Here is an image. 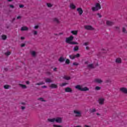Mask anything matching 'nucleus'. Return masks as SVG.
<instances>
[{
	"label": "nucleus",
	"mask_w": 127,
	"mask_h": 127,
	"mask_svg": "<svg viewBox=\"0 0 127 127\" xmlns=\"http://www.w3.org/2000/svg\"><path fill=\"white\" fill-rule=\"evenodd\" d=\"M48 122H50V123H54V122H56V123H58L59 124H61L62 123V119L60 117H57L56 118H53V119H48Z\"/></svg>",
	"instance_id": "nucleus-1"
},
{
	"label": "nucleus",
	"mask_w": 127,
	"mask_h": 127,
	"mask_svg": "<svg viewBox=\"0 0 127 127\" xmlns=\"http://www.w3.org/2000/svg\"><path fill=\"white\" fill-rule=\"evenodd\" d=\"M75 89H77V90H78L79 91H81L82 92H85L86 91H89V88L85 87L84 88H82L81 85H77L75 86Z\"/></svg>",
	"instance_id": "nucleus-2"
},
{
	"label": "nucleus",
	"mask_w": 127,
	"mask_h": 127,
	"mask_svg": "<svg viewBox=\"0 0 127 127\" xmlns=\"http://www.w3.org/2000/svg\"><path fill=\"white\" fill-rule=\"evenodd\" d=\"M101 4L99 3H96L95 7H92V11H97V10H99V9H101Z\"/></svg>",
	"instance_id": "nucleus-3"
},
{
	"label": "nucleus",
	"mask_w": 127,
	"mask_h": 127,
	"mask_svg": "<svg viewBox=\"0 0 127 127\" xmlns=\"http://www.w3.org/2000/svg\"><path fill=\"white\" fill-rule=\"evenodd\" d=\"M73 39H74V37H73V36H71L66 38L65 42L70 44L71 42V41H72Z\"/></svg>",
	"instance_id": "nucleus-4"
},
{
	"label": "nucleus",
	"mask_w": 127,
	"mask_h": 127,
	"mask_svg": "<svg viewBox=\"0 0 127 127\" xmlns=\"http://www.w3.org/2000/svg\"><path fill=\"white\" fill-rule=\"evenodd\" d=\"M84 28L86 30H95V28H94L91 25H85L84 26Z\"/></svg>",
	"instance_id": "nucleus-5"
},
{
	"label": "nucleus",
	"mask_w": 127,
	"mask_h": 127,
	"mask_svg": "<svg viewBox=\"0 0 127 127\" xmlns=\"http://www.w3.org/2000/svg\"><path fill=\"white\" fill-rule=\"evenodd\" d=\"M73 113L74 114H75L76 117L80 118L82 116V115L81 114V112L77 110H74Z\"/></svg>",
	"instance_id": "nucleus-6"
},
{
	"label": "nucleus",
	"mask_w": 127,
	"mask_h": 127,
	"mask_svg": "<svg viewBox=\"0 0 127 127\" xmlns=\"http://www.w3.org/2000/svg\"><path fill=\"white\" fill-rule=\"evenodd\" d=\"M98 103L99 105H104L105 103V99L103 98H100L98 99Z\"/></svg>",
	"instance_id": "nucleus-7"
},
{
	"label": "nucleus",
	"mask_w": 127,
	"mask_h": 127,
	"mask_svg": "<svg viewBox=\"0 0 127 127\" xmlns=\"http://www.w3.org/2000/svg\"><path fill=\"white\" fill-rule=\"evenodd\" d=\"M77 11L79 15H82L83 14V9L81 7H78L77 8Z\"/></svg>",
	"instance_id": "nucleus-8"
},
{
	"label": "nucleus",
	"mask_w": 127,
	"mask_h": 127,
	"mask_svg": "<svg viewBox=\"0 0 127 127\" xmlns=\"http://www.w3.org/2000/svg\"><path fill=\"white\" fill-rule=\"evenodd\" d=\"M94 82L98 84H101V83H103V80L100 78H96L94 79Z\"/></svg>",
	"instance_id": "nucleus-9"
},
{
	"label": "nucleus",
	"mask_w": 127,
	"mask_h": 127,
	"mask_svg": "<svg viewBox=\"0 0 127 127\" xmlns=\"http://www.w3.org/2000/svg\"><path fill=\"white\" fill-rule=\"evenodd\" d=\"M87 68L88 69H94V68H95V66H94V64H91L87 65Z\"/></svg>",
	"instance_id": "nucleus-10"
},
{
	"label": "nucleus",
	"mask_w": 127,
	"mask_h": 127,
	"mask_svg": "<svg viewBox=\"0 0 127 127\" xmlns=\"http://www.w3.org/2000/svg\"><path fill=\"white\" fill-rule=\"evenodd\" d=\"M120 91L125 94H127V89L126 88L123 87L120 88Z\"/></svg>",
	"instance_id": "nucleus-11"
},
{
	"label": "nucleus",
	"mask_w": 127,
	"mask_h": 127,
	"mask_svg": "<svg viewBox=\"0 0 127 127\" xmlns=\"http://www.w3.org/2000/svg\"><path fill=\"white\" fill-rule=\"evenodd\" d=\"M65 92L66 93H71L72 92V89H71L70 87H66L65 89Z\"/></svg>",
	"instance_id": "nucleus-12"
},
{
	"label": "nucleus",
	"mask_w": 127,
	"mask_h": 127,
	"mask_svg": "<svg viewBox=\"0 0 127 127\" xmlns=\"http://www.w3.org/2000/svg\"><path fill=\"white\" fill-rule=\"evenodd\" d=\"M106 24H107L109 26H111L112 25H114V22H113L111 21H106Z\"/></svg>",
	"instance_id": "nucleus-13"
},
{
	"label": "nucleus",
	"mask_w": 127,
	"mask_h": 127,
	"mask_svg": "<svg viewBox=\"0 0 127 127\" xmlns=\"http://www.w3.org/2000/svg\"><path fill=\"white\" fill-rule=\"evenodd\" d=\"M51 88H52V89H56L58 88L57 85L55 84H53L52 83V84H51L50 85Z\"/></svg>",
	"instance_id": "nucleus-14"
},
{
	"label": "nucleus",
	"mask_w": 127,
	"mask_h": 127,
	"mask_svg": "<svg viewBox=\"0 0 127 127\" xmlns=\"http://www.w3.org/2000/svg\"><path fill=\"white\" fill-rule=\"evenodd\" d=\"M21 30L22 31H24L28 30V28H27V27L23 26V27H21Z\"/></svg>",
	"instance_id": "nucleus-15"
},
{
	"label": "nucleus",
	"mask_w": 127,
	"mask_h": 127,
	"mask_svg": "<svg viewBox=\"0 0 127 127\" xmlns=\"http://www.w3.org/2000/svg\"><path fill=\"white\" fill-rule=\"evenodd\" d=\"M70 8L71 9H75V8H76V6L75 5H74V4H73V3H70Z\"/></svg>",
	"instance_id": "nucleus-16"
},
{
	"label": "nucleus",
	"mask_w": 127,
	"mask_h": 127,
	"mask_svg": "<svg viewBox=\"0 0 127 127\" xmlns=\"http://www.w3.org/2000/svg\"><path fill=\"white\" fill-rule=\"evenodd\" d=\"M59 61L61 63L64 62V61H65V59L62 57H61L59 59Z\"/></svg>",
	"instance_id": "nucleus-17"
},
{
	"label": "nucleus",
	"mask_w": 127,
	"mask_h": 127,
	"mask_svg": "<svg viewBox=\"0 0 127 127\" xmlns=\"http://www.w3.org/2000/svg\"><path fill=\"white\" fill-rule=\"evenodd\" d=\"M71 33H72L73 35H77V34H78V31L77 30L71 31Z\"/></svg>",
	"instance_id": "nucleus-18"
},
{
	"label": "nucleus",
	"mask_w": 127,
	"mask_h": 127,
	"mask_svg": "<svg viewBox=\"0 0 127 127\" xmlns=\"http://www.w3.org/2000/svg\"><path fill=\"white\" fill-rule=\"evenodd\" d=\"M116 62L118 64L122 63V59L121 58L116 59Z\"/></svg>",
	"instance_id": "nucleus-19"
},
{
	"label": "nucleus",
	"mask_w": 127,
	"mask_h": 127,
	"mask_svg": "<svg viewBox=\"0 0 127 127\" xmlns=\"http://www.w3.org/2000/svg\"><path fill=\"white\" fill-rule=\"evenodd\" d=\"M53 21L55 22H56V23H59L60 22L59 21V20H58V19L57 18H54L53 19Z\"/></svg>",
	"instance_id": "nucleus-20"
},
{
	"label": "nucleus",
	"mask_w": 127,
	"mask_h": 127,
	"mask_svg": "<svg viewBox=\"0 0 127 127\" xmlns=\"http://www.w3.org/2000/svg\"><path fill=\"white\" fill-rule=\"evenodd\" d=\"M64 79H65V80H69L70 79H71V77H70V76L65 75L64 76Z\"/></svg>",
	"instance_id": "nucleus-21"
},
{
	"label": "nucleus",
	"mask_w": 127,
	"mask_h": 127,
	"mask_svg": "<svg viewBox=\"0 0 127 127\" xmlns=\"http://www.w3.org/2000/svg\"><path fill=\"white\" fill-rule=\"evenodd\" d=\"M69 57L70 59H71V60H74L75 59V58H76L75 55H69Z\"/></svg>",
	"instance_id": "nucleus-22"
},
{
	"label": "nucleus",
	"mask_w": 127,
	"mask_h": 127,
	"mask_svg": "<svg viewBox=\"0 0 127 127\" xmlns=\"http://www.w3.org/2000/svg\"><path fill=\"white\" fill-rule=\"evenodd\" d=\"M46 83H51L52 82V80H51L50 78H46L45 79Z\"/></svg>",
	"instance_id": "nucleus-23"
},
{
	"label": "nucleus",
	"mask_w": 127,
	"mask_h": 127,
	"mask_svg": "<svg viewBox=\"0 0 127 127\" xmlns=\"http://www.w3.org/2000/svg\"><path fill=\"white\" fill-rule=\"evenodd\" d=\"M79 50V47L78 46H76L74 47L73 49V51H78Z\"/></svg>",
	"instance_id": "nucleus-24"
},
{
	"label": "nucleus",
	"mask_w": 127,
	"mask_h": 127,
	"mask_svg": "<svg viewBox=\"0 0 127 127\" xmlns=\"http://www.w3.org/2000/svg\"><path fill=\"white\" fill-rule=\"evenodd\" d=\"M44 84H45V82L42 81L41 82L39 83H37L36 84V85L39 86L40 85H44Z\"/></svg>",
	"instance_id": "nucleus-25"
},
{
	"label": "nucleus",
	"mask_w": 127,
	"mask_h": 127,
	"mask_svg": "<svg viewBox=\"0 0 127 127\" xmlns=\"http://www.w3.org/2000/svg\"><path fill=\"white\" fill-rule=\"evenodd\" d=\"M19 85L20 87H21V88H22V89H26V85L21 84H20Z\"/></svg>",
	"instance_id": "nucleus-26"
},
{
	"label": "nucleus",
	"mask_w": 127,
	"mask_h": 127,
	"mask_svg": "<svg viewBox=\"0 0 127 127\" xmlns=\"http://www.w3.org/2000/svg\"><path fill=\"white\" fill-rule=\"evenodd\" d=\"M1 38L3 40H5L7 38V37L5 35H3L1 36Z\"/></svg>",
	"instance_id": "nucleus-27"
},
{
	"label": "nucleus",
	"mask_w": 127,
	"mask_h": 127,
	"mask_svg": "<svg viewBox=\"0 0 127 127\" xmlns=\"http://www.w3.org/2000/svg\"><path fill=\"white\" fill-rule=\"evenodd\" d=\"M66 85H68V83L66 82V83H63L62 84H60V86L61 87H64V86H66Z\"/></svg>",
	"instance_id": "nucleus-28"
},
{
	"label": "nucleus",
	"mask_w": 127,
	"mask_h": 127,
	"mask_svg": "<svg viewBox=\"0 0 127 127\" xmlns=\"http://www.w3.org/2000/svg\"><path fill=\"white\" fill-rule=\"evenodd\" d=\"M90 113H95L97 112V110L96 109H92L89 110Z\"/></svg>",
	"instance_id": "nucleus-29"
},
{
	"label": "nucleus",
	"mask_w": 127,
	"mask_h": 127,
	"mask_svg": "<svg viewBox=\"0 0 127 127\" xmlns=\"http://www.w3.org/2000/svg\"><path fill=\"white\" fill-rule=\"evenodd\" d=\"M65 64H67V65L70 64V60L69 59H66L65 60Z\"/></svg>",
	"instance_id": "nucleus-30"
},
{
	"label": "nucleus",
	"mask_w": 127,
	"mask_h": 127,
	"mask_svg": "<svg viewBox=\"0 0 127 127\" xmlns=\"http://www.w3.org/2000/svg\"><path fill=\"white\" fill-rule=\"evenodd\" d=\"M122 30L124 33H127V29H126V28L123 27Z\"/></svg>",
	"instance_id": "nucleus-31"
},
{
	"label": "nucleus",
	"mask_w": 127,
	"mask_h": 127,
	"mask_svg": "<svg viewBox=\"0 0 127 127\" xmlns=\"http://www.w3.org/2000/svg\"><path fill=\"white\" fill-rule=\"evenodd\" d=\"M107 50H108L105 49H102V53H107Z\"/></svg>",
	"instance_id": "nucleus-32"
},
{
	"label": "nucleus",
	"mask_w": 127,
	"mask_h": 127,
	"mask_svg": "<svg viewBox=\"0 0 127 127\" xmlns=\"http://www.w3.org/2000/svg\"><path fill=\"white\" fill-rule=\"evenodd\" d=\"M31 54H32V56L35 57L36 55V53L34 51H32L31 52Z\"/></svg>",
	"instance_id": "nucleus-33"
},
{
	"label": "nucleus",
	"mask_w": 127,
	"mask_h": 127,
	"mask_svg": "<svg viewBox=\"0 0 127 127\" xmlns=\"http://www.w3.org/2000/svg\"><path fill=\"white\" fill-rule=\"evenodd\" d=\"M70 44L77 45L78 44V42H71Z\"/></svg>",
	"instance_id": "nucleus-34"
},
{
	"label": "nucleus",
	"mask_w": 127,
	"mask_h": 127,
	"mask_svg": "<svg viewBox=\"0 0 127 127\" xmlns=\"http://www.w3.org/2000/svg\"><path fill=\"white\" fill-rule=\"evenodd\" d=\"M38 100H39V101H41V102H45V100H44L42 98H39Z\"/></svg>",
	"instance_id": "nucleus-35"
},
{
	"label": "nucleus",
	"mask_w": 127,
	"mask_h": 127,
	"mask_svg": "<svg viewBox=\"0 0 127 127\" xmlns=\"http://www.w3.org/2000/svg\"><path fill=\"white\" fill-rule=\"evenodd\" d=\"M8 88H9V85H5L4 86V88H5L6 89H8Z\"/></svg>",
	"instance_id": "nucleus-36"
},
{
	"label": "nucleus",
	"mask_w": 127,
	"mask_h": 127,
	"mask_svg": "<svg viewBox=\"0 0 127 127\" xmlns=\"http://www.w3.org/2000/svg\"><path fill=\"white\" fill-rule=\"evenodd\" d=\"M95 90H96V91H99V90H101V87L99 86H96L95 87Z\"/></svg>",
	"instance_id": "nucleus-37"
},
{
	"label": "nucleus",
	"mask_w": 127,
	"mask_h": 127,
	"mask_svg": "<svg viewBox=\"0 0 127 127\" xmlns=\"http://www.w3.org/2000/svg\"><path fill=\"white\" fill-rule=\"evenodd\" d=\"M83 45H84V46H88V45H89V42L84 43Z\"/></svg>",
	"instance_id": "nucleus-38"
},
{
	"label": "nucleus",
	"mask_w": 127,
	"mask_h": 127,
	"mask_svg": "<svg viewBox=\"0 0 127 127\" xmlns=\"http://www.w3.org/2000/svg\"><path fill=\"white\" fill-rule=\"evenodd\" d=\"M47 5L48 7H51V6H52V4H51V3H47Z\"/></svg>",
	"instance_id": "nucleus-39"
},
{
	"label": "nucleus",
	"mask_w": 127,
	"mask_h": 127,
	"mask_svg": "<svg viewBox=\"0 0 127 127\" xmlns=\"http://www.w3.org/2000/svg\"><path fill=\"white\" fill-rule=\"evenodd\" d=\"M53 127H62L61 125H54Z\"/></svg>",
	"instance_id": "nucleus-40"
},
{
	"label": "nucleus",
	"mask_w": 127,
	"mask_h": 127,
	"mask_svg": "<svg viewBox=\"0 0 127 127\" xmlns=\"http://www.w3.org/2000/svg\"><path fill=\"white\" fill-rule=\"evenodd\" d=\"M73 65H74V66H78V65H79V64H78V63L74 62L73 63Z\"/></svg>",
	"instance_id": "nucleus-41"
},
{
	"label": "nucleus",
	"mask_w": 127,
	"mask_h": 127,
	"mask_svg": "<svg viewBox=\"0 0 127 127\" xmlns=\"http://www.w3.org/2000/svg\"><path fill=\"white\" fill-rule=\"evenodd\" d=\"M5 55H7V56H9V55H10V53L9 52H7L5 53Z\"/></svg>",
	"instance_id": "nucleus-42"
},
{
	"label": "nucleus",
	"mask_w": 127,
	"mask_h": 127,
	"mask_svg": "<svg viewBox=\"0 0 127 127\" xmlns=\"http://www.w3.org/2000/svg\"><path fill=\"white\" fill-rule=\"evenodd\" d=\"M75 56V58H79L80 57V54H77L76 55H74Z\"/></svg>",
	"instance_id": "nucleus-43"
},
{
	"label": "nucleus",
	"mask_w": 127,
	"mask_h": 127,
	"mask_svg": "<svg viewBox=\"0 0 127 127\" xmlns=\"http://www.w3.org/2000/svg\"><path fill=\"white\" fill-rule=\"evenodd\" d=\"M111 81L110 80V79H108L106 80L105 81V83H111Z\"/></svg>",
	"instance_id": "nucleus-44"
},
{
	"label": "nucleus",
	"mask_w": 127,
	"mask_h": 127,
	"mask_svg": "<svg viewBox=\"0 0 127 127\" xmlns=\"http://www.w3.org/2000/svg\"><path fill=\"white\" fill-rule=\"evenodd\" d=\"M19 6L20 8H22V7H24V5L23 4H20Z\"/></svg>",
	"instance_id": "nucleus-45"
},
{
	"label": "nucleus",
	"mask_w": 127,
	"mask_h": 127,
	"mask_svg": "<svg viewBox=\"0 0 127 127\" xmlns=\"http://www.w3.org/2000/svg\"><path fill=\"white\" fill-rule=\"evenodd\" d=\"M34 35H37V31H33Z\"/></svg>",
	"instance_id": "nucleus-46"
},
{
	"label": "nucleus",
	"mask_w": 127,
	"mask_h": 127,
	"mask_svg": "<svg viewBox=\"0 0 127 127\" xmlns=\"http://www.w3.org/2000/svg\"><path fill=\"white\" fill-rule=\"evenodd\" d=\"M9 7H11V8H14V6H13V5H9Z\"/></svg>",
	"instance_id": "nucleus-47"
},
{
	"label": "nucleus",
	"mask_w": 127,
	"mask_h": 127,
	"mask_svg": "<svg viewBox=\"0 0 127 127\" xmlns=\"http://www.w3.org/2000/svg\"><path fill=\"white\" fill-rule=\"evenodd\" d=\"M24 46H25V44H22L21 45V47H24Z\"/></svg>",
	"instance_id": "nucleus-48"
},
{
	"label": "nucleus",
	"mask_w": 127,
	"mask_h": 127,
	"mask_svg": "<svg viewBox=\"0 0 127 127\" xmlns=\"http://www.w3.org/2000/svg\"><path fill=\"white\" fill-rule=\"evenodd\" d=\"M38 27H39L38 26V25H36V26H35L34 28H35V29H37V28H38Z\"/></svg>",
	"instance_id": "nucleus-49"
},
{
	"label": "nucleus",
	"mask_w": 127,
	"mask_h": 127,
	"mask_svg": "<svg viewBox=\"0 0 127 127\" xmlns=\"http://www.w3.org/2000/svg\"><path fill=\"white\" fill-rule=\"evenodd\" d=\"M20 18H21V16H18L17 17V19H20Z\"/></svg>",
	"instance_id": "nucleus-50"
},
{
	"label": "nucleus",
	"mask_w": 127,
	"mask_h": 127,
	"mask_svg": "<svg viewBox=\"0 0 127 127\" xmlns=\"http://www.w3.org/2000/svg\"><path fill=\"white\" fill-rule=\"evenodd\" d=\"M97 15H98V16H99L100 18L102 17V15H101L100 13H97Z\"/></svg>",
	"instance_id": "nucleus-51"
},
{
	"label": "nucleus",
	"mask_w": 127,
	"mask_h": 127,
	"mask_svg": "<svg viewBox=\"0 0 127 127\" xmlns=\"http://www.w3.org/2000/svg\"><path fill=\"white\" fill-rule=\"evenodd\" d=\"M24 109H25V107H24V106H22V107H21V109H22V110H24Z\"/></svg>",
	"instance_id": "nucleus-52"
},
{
	"label": "nucleus",
	"mask_w": 127,
	"mask_h": 127,
	"mask_svg": "<svg viewBox=\"0 0 127 127\" xmlns=\"http://www.w3.org/2000/svg\"><path fill=\"white\" fill-rule=\"evenodd\" d=\"M26 84H27V85H29V81H26Z\"/></svg>",
	"instance_id": "nucleus-53"
},
{
	"label": "nucleus",
	"mask_w": 127,
	"mask_h": 127,
	"mask_svg": "<svg viewBox=\"0 0 127 127\" xmlns=\"http://www.w3.org/2000/svg\"><path fill=\"white\" fill-rule=\"evenodd\" d=\"M89 49H90V48H89V47H86V50H89Z\"/></svg>",
	"instance_id": "nucleus-54"
},
{
	"label": "nucleus",
	"mask_w": 127,
	"mask_h": 127,
	"mask_svg": "<svg viewBox=\"0 0 127 127\" xmlns=\"http://www.w3.org/2000/svg\"><path fill=\"white\" fill-rule=\"evenodd\" d=\"M54 71H57V68L55 67V68H54Z\"/></svg>",
	"instance_id": "nucleus-55"
},
{
	"label": "nucleus",
	"mask_w": 127,
	"mask_h": 127,
	"mask_svg": "<svg viewBox=\"0 0 127 127\" xmlns=\"http://www.w3.org/2000/svg\"><path fill=\"white\" fill-rule=\"evenodd\" d=\"M21 39L22 40H23V39H24V37H21Z\"/></svg>",
	"instance_id": "nucleus-56"
},
{
	"label": "nucleus",
	"mask_w": 127,
	"mask_h": 127,
	"mask_svg": "<svg viewBox=\"0 0 127 127\" xmlns=\"http://www.w3.org/2000/svg\"><path fill=\"white\" fill-rule=\"evenodd\" d=\"M42 88H47V86L44 85L42 87Z\"/></svg>",
	"instance_id": "nucleus-57"
},
{
	"label": "nucleus",
	"mask_w": 127,
	"mask_h": 127,
	"mask_svg": "<svg viewBox=\"0 0 127 127\" xmlns=\"http://www.w3.org/2000/svg\"><path fill=\"white\" fill-rule=\"evenodd\" d=\"M14 20H15V18H13L12 19V21H14Z\"/></svg>",
	"instance_id": "nucleus-58"
},
{
	"label": "nucleus",
	"mask_w": 127,
	"mask_h": 127,
	"mask_svg": "<svg viewBox=\"0 0 127 127\" xmlns=\"http://www.w3.org/2000/svg\"><path fill=\"white\" fill-rule=\"evenodd\" d=\"M81 127V126H75V127Z\"/></svg>",
	"instance_id": "nucleus-59"
},
{
	"label": "nucleus",
	"mask_w": 127,
	"mask_h": 127,
	"mask_svg": "<svg viewBox=\"0 0 127 127\" xmlns=\"http://www.w3.org/2000/svg\"><path fill=\"white\" fill-rule=\"evenodd\" d=\"M88 62H85V64H88Z\"/></svg>",
	"instance_id": "nucleus-60"
},
{
	"label": "nucleus",
	"mask_w": 127,
	"mask_h": 127,
	"mask_svg": "<svg viewBox=\"0 0 127 127\" xmlns=\"http://www.w3.org/2000/svg\"><path fill=\"white\" fill-rule=\"evenodd\" d=\"M8 0V1H9V2L12 1V0Z\"/></svg>",
	"instance_id": "nucleus-61"
},
{
	"label": "nucleus",
	"mask_w": 127,
	"mask_h": 127,
	"mask_svg": "<svg viewBox=\"0 0 127 127\" xmlns=\"http://www.w3.org/2000/svg\"><path fill=\"white\" fill-rule=\"evenodd\" d=\"M21 104H22V105H25V103H22Z\"/></svg>",
	"instance_id": "nucleus-62"
},
{
	"label": "nucleus",
	"mask_w": 127,
	"mask_h": 127,
	"mask_svg": "<svg viewBox=\"0 0 127 127\" xmlns=\"http://www.w3.org/2000/svg\"><path fill=\"white\" fill-rule=\"evenodd\" d=\"M7 70V68H4V70L6 71Z\"/></svg>",
	"instance_id": "nucleus-63"
},
{
	"label": "nucleus",
	"mask_w": 127,
	"mask_h": 127,
	"mask_svg": "<svg viewBox=\"0 0 127 127\" xmlns=\"http://www.w3.org/2000/svg\"><path fill=\"white\" fill-rule=\"evenodd\" d=\"M55 35H58V34H55Z\"/></svg>",
	"instance_id": "nucleus-64"
}]
</instances>
